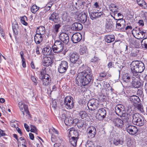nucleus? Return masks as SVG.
<instances>
[{
  "label": "nucleus",
  "instance_id": "f257e3e1",
  "mask_svg": "<svg viewBox=\"0 0 147 147\" xmlns=\"http://www.w3.org/2000/svg\"><path fill=\"white\" fill-rule=\"evenodd\" d=\"M78 84L84 86L93 81V75L90 68L79 73L76 78Z\"/></svg>",
  "mask_w": 147,
  "mask_h": 147
},
{
  "label": "nucleus",
  "instance_id": "f03ea898",
  "mask_svg": "<svg viewBox=\"0 0 147 147\" xmlns=\"http://www.w3.org/2000/svg\"><path fill=\"white\" fill-rule=\"evenodd\" d=\"M51 49L54 53L57 54L61 53L65 55L67 52L64 50V45L60 40H56Z\"/></svg>",
  "mask_w": 147,
  "mask_h": 147
},
{
  "label": "nucleus",
  "instance_id": "7ed1b4c3",
  "mask_svg": "<svg viewBox=\"0 0 147 147\" xmlns=\"http://www.w3.org/2000/svg\"><path fill=\"white\" fill-rule=\"evenodd\" d=\"M132 122L135 125L139 126L143 125L144 124V120L143 117L139 113H136L132 115Z\"/></svg>",
  "mask_w": 147,
  "mask_h": 147
},
{
  "label": "nucleus",
  "instance_id": "20e7f679",
  "mask_svg": "<svg viewBox=\"0 0 147 147\" xmlns=\"http://www.w3.org/2000/svg\"><path fill=\"white\" fill-rule=\"evenodd\" d=\"M73 98L70 96H67L63 100V102L61 101V105L64 106L67 109H71L74 106Z\"/></svg>",
  "mask_w": 147,
  "mask_h": 147
},
{
  "label": "nucleus",
  "instance_id": "39448f33",
  "mask_svg": "<svg viewBox=\"0 0 147 147\" xmlns=\"http://www.w3.org/2000/svg\"><path fill=\"white\" fill-rule=\"evenodd\" d=\"M87 106L90 110L91 111H94L99 107V101L96 99H92L88 101Z\"/></svg>",
  "mask_w": 147,
  "mask_h": 147
},
{
  "label": "nucleus",
  "instance_id": "423d86ee",
  "mask_svg": "<svg viewBox=\"0 0 147 147\" xmlns=\"http://www.w3.org/2000/svg\"><path fill=\"white\" fill-rule=\"evenodd\" d=\"M115 112L117 115L122 117L123 119L126 118L125 110L123 105L120 104L117 105L115 107Z\"/></svg>",
  "mask_w": 147,
  "mask_h": 147
},
{
  "label": "nucleus",
  "instance_id": "0eeeda50",
  "mask_svg": "<svg viewBox=\"0 0 147 147\" xmlns=\"http://www.w3.org/2000/svg\"><path fill=\"white\" fill-rule=\"evenodd\" d=\"M138 63L137 61H133L131 64L130 67L131 71L133 74V78H135L136 77V78L139 79V70L137 68Z\"/></svg>",
  "mask_w": 147,
  "mask_h": 147
},
{
  "label": "nucleus",
  "instance_id": "6e6552de",
  "mask_svg": "<svg viewBox=\"0 0 147 147\" xmlns=\"http://www.w3.org/2000/svg\"><path fill=\"white\" fill-rule=\"evenodd\" d=\"M136 29H134L133 30V31L136 34V38L140 39L144 38L146 32V30L139 28Z\"/></svg>",
  "mask_w": 147,
  "mask_h": 147
},
{
  "label": "nucleus",
  "instance_id": "1a4fd4ad",
  "mask_svg": "<svg viewBox=\"0 0 147 147\" xmlns=\"http://www.w3.org/2000/svg\"><path fill=\"white\" fill-rule=\"evenodd\" d=\"M92 9V7H90L89 8L88 10L90 17L92 20H93L97 18H98L102 15V12H94L93 10H91Z\"/></svg>",
  "mask_w": 147,
  "mask_h": 147
},
{
  "label": "nucleus",
  "instance_id": "9d476101",
  "mask_svg": "<svg viewBox=\"0 0 147 147\" xmlns=\"http://www.w3.org/2000/svg\"><path fill=\"white\" fill-rule=\"evenodd\" d=\"M68 67V65L67 61H61L58 66V71L60 73H63L67 71Z\"/></svg>",
  "mask_w": 147,
  "mask_h": 147
},
{
  "label": "nucleus",
  "instance_id": "9b49d317",
  "mask_svg": "<svg viewBox=\"0 0 147 147\" xmlns=\"http://www.w3.org/2000/svg\"><path fill=\"white\" fill-rule=\"evenodd\" d=\"M49 20L55 23H58L60 21V18L59 16V14L56 12H54L49 17Z\"/></svg>",
  "mask_w": 147,
  "mask_h": 147
},
{
  "label": "nucleus",
  "instance_id": "f8f14e48",
  "mask_svg": "<svg viewBox=\"0 0 147 147\" xmlns=\"http://www.w3.org/2000/svg\"><path fill=\"white\" fill-rule=\"evenodd\" d=\"M82 37L81 34L80 33L77 32L72 35L71 37V40L73 43H77L80 41Z\"/></svg>",
  "mask_w": 147,
  "mask_h": 147
},
{
  "label": "nucleus",
  "instance_id": "ddd939ff",
  "mask_svg": "<svg viewBox=\"0 0 147 147\" xmlns=\"http://www.w3.org/2000/svg\"><path fill=\"white\" fill-rule=\"evenodd\" d=\"M96 131L95 127L91 126L87 129V136L89 138H92L94 137L96 134Z\"/></svg>",
  "mask_w": 147,
  "mask_h": 147
},
{
  "label": "nucleus",
  "instance_id": "4468645a",
  "mask_svg": "<svg viewBox=\"0 0 147 147\" xmlns=\"http://www.w3.org/2000/svg\"><path fill=\"white\" fill-rule=\"evenodd\" d=\"M126 127L127 132L131 135L135 134L138 131L137 127L133 125H128L126 126Z\"/></svg>",
  "mask_w": 147,
  "mask_h": 147
},
{
  "label": "nucleus",
  "instance_id": "2eb2a0df",
  "mask_svg": "<svg viewBox=\"0 0 147 147\" xmlns=\"http://www.w3.org/2000/svg\"><path fill=\"white\" fill-rule=\"evenodd\" d=\"M60 40L65 44H67L69 40V37L68 35L65 33H62L59 35Z\"/></svg>",
  "mask_w": 147,
  "mask_h": 147
},
{
  "label": "nucleus",
  "instance_id": "dca6fc26",
  "mask_svg": "<svg viewBox=\"0 0 147 147\" xmlns=\"http://www.w3.org/2000/svg\"><path fill=\"white\" fill-rule=\"evenodd\" d=\"M70 60L71 62L74 63H76L78 61V64L82 63L81 61H79V55L76 53H72L70 55Z\"/></svg>",
  "mask_w": 147,
  "mask_h": 147
},
{
  "label": "nucleus",
  "instance_id": "f3484780",
  "mask_svg": "<svg viewBox=\"0 0 147 147\" xmlns=\"http://www.w3.org/2000/svg\"><path fill=\"white\" fill-rule=\"evenodd\" d=\"M43 64L44 66H49L53 62L51 58L49 56H45L42 59Z\"/></svg>",
  "mask_w": 147,
  "mask_h": 147
},
{
  "label": "nucleus",
  "instance_id": "a211bd4d",
  "mask_svg": "<svg viewBox=\"0 0 147 147\" xmlns=\"http://www.w3.org/2000/svg\"><path fill=\"white\" fill-rule=\"evenodd\" d=\"M106 115V111L105 110L104 108H101L98 110L96 114V116L98 118L102 119L105 117Z\"/></svg>",
  "mask_w": 147,
  "mask_h": 147
},
{
  "label": "nucleus",
  "instance_id": "6ab92c4d",
  "mask_svg": "<svg viewBox=\"0 0 147 147\" xmlns=\"http://www.w3.org/2000/svg\"><path fill=\"white\" fill-rule=\"evenodd\" d=\"M87 16L85 13H80L78 14V19L82 23H84L87 20Z\"/></svg>",
  "mask_w": 147,
  "mask_h": 147
},
{
  "label": "nucleus",
  "instance_id": "aec40b11",
  "mask_svg": "<svg viewBox=\"0 0 147 147\" xmlns=\"http://www.w3.org/2000/svg\"><path fill=\"white\" fill-rule=\"evenodd\" d=\"M113 123L115 126L120 128L122 127L124 125L122 120L119 118L115 119L113 121Z\"/></svg>",
  "mask_w": 147,
  "mask_h": 147
},
{
  "label": "nucleus",
  "instance_id": "412c9836",
  "mask_svg": "<svg viewBox=\"0 0 147 147\" xmlns=\"http://www.w3.org/2000/svg\"><path fill=\"white\" fill-rule=\"evenodd\" d=\"M113 22L112 21H107L105 24L106 30L108 32H111L114 26Z\"/></svg>",
  "mask_w": 147,
  "mask_h": 147
},
{
  "label": "nucleus",
  "instance_id": "4be33fe9",
  "mask_svg": "<svg viewBox=\"0 0 147 147\" xmlns=\"http://www.w3.org/2000/svg\"><path fill=\"white\" fill-rule=\"evenodd\" d=\"M52 50L49 47H47L44 48L42 51L43 55L46 56L50 55L51 54Z\"/></svg>",
  "mask_w": 147,
  "mask_h": 147
},
{
  "label": "nucleus",
  "instance_id": "5701e85b",
  "mask_svg": "<svg viewBox=\"0 0 147 147\" xmlns=\"http://www.w3.org/2000/svg\"><path fill=\"white\" fill-rule=\"evenodd\" d=\"M129 100L130 101L131 103L134 104H137L140 101L139 98L136 95H133L130 96Z\"/></svg>",
  "mask_w": 147,
  "mask_h": 147
},
{
  "label": "nucleus",
  "instance_id": "b1692460",
  "mask_svg": "<svg viewBox=\"0 0 147 147\" xmlns=\"http://www.w3.org/2000/svg\"><path fill=\"white\" fill-rule=\"evenodd\" d=\"M12 27L13 33L17 34L19 33V27L17 22L15 21L12 23Z\"/></svg>",
  "mask_w": 147,
  "mask_h": 147
},
{
  "label": "nucleus",
  "instance_id": "393cba45",
  "mask_svg": "<svg viewBox=\"0 0 147 147\" xmlns=\"http://www.w3.org/2000/svg\"><path fill=\"white\" fill-rule=\"evenodd\" d=\"M116 28L118 29H120L124 26L123 23H125V21L122 18H121L117 20L116 22Z\"/></svg>",
  "mask_w": 147,
  "mask_h": 147
},
{
  "label": "nucleus",
  "instance_id": "a878e982",
  "mask_svg": "<svg viewBox=\"0 0 147 147\" xmlns=\"http://www.w3.org/2000/svg\"><path fill=\"white\" fill-rule=\"evenodd\" d=\"M72 27L73 29L75 30H80L82 28V24L79 22H76L72 24Z\"/></svg>",
  "mask_w": 147,
  "mask_h": 147
},
{
  "label": "nucleus",
  "instance_id": "bb28decb",
  "mask_svg": "<svg viewBox=\"0 0 147 147\" xmlns=\"http://www.w3.org/2000/svg\"><path fill=\"white\" fill-rule=\"evenodd\" d=\"M139 79H137L136 78L135 79L133 80L132 82V86L135 88H138L140 87L141 84L139 80Z\"/></svg>",
  "mask_w": 147,
  "mask_h": 147
},
{
  "label": "nucleus",
  "instance_id": "cd10ccee",
  "mask_svg": "<svg viewBox=\"0 0 147 147\" xmlns=\"http://www.w3.org/2000/svg\"><path fill=\"white\" fill-rule=\"evenodd\" d=\"M123 80L124 82L128 83L131 82L132 79L129 74H126L123 75Z\"/></svg>",
  "mask_w": 147,
  "mask_h": 147
},
{
  "label": "nucleus",
  "instance_id": "c85d7f7f",
  "mask_svg": "<svg viewBox=\"0 0 147 147\" xmlns=\"http://www.w3.org/2000/svg\"><path fill=\"white\" fill-rule=\"evenodd\" d=\"M20 110L21 111L22 113L23 116L24 115V112L26 114L29 115V112L28 110V106L26 105H23V106L20 107Z\"/></svg>",
  "mask_w": 147,
  "mask_h": 147
},
{
  "label": "nucleus",
  "instance_id": "c756f323",
  "mask_svg": "<svg viewBox=\"0 0 147 147\" xmlns=\"http://www.w3.org/2000/svg\"><path fill=\"white\" fill-rule=\"evenodd\" d=\"M137 68L139 69V73H141L145 69L144 64L141 61H138Z\"/></svg>",
  "mask_w": 147,
  "mask_h": 147
},
{
  "label": "nucleus",
  "instance_id": "7c9ffc66",
  "mask_svg": "<svg viewBox=\"0 0 147 147\" xmlns=\"http://www.w3.org/2000/svg\"><path fill=\"white\" fill-rule=\"evenodd\" d=\"M43 40L42 36L35 34L34 36V41L36 44H39L42 42Z\"/></svg>",
  "mask_w": 147,
  "mask_h": 147
},
{
  "label": "nucleus",
  "instance_id": "2f4dec72",
  "mask_svg": "<svg viewBox=\"0 0 147 147\" xmlns=\"http://www.w3.org/2000/svg\"><path fill=\"white\" fill-rule=\"evenodd\" d=\"M105 40L107 43H111L115 40L114 36L113 35H109L105 36Z\"/></svg>",
  "mask_w": 147,
  "mask_h": 147
},
{
  "label": "nucleus",
  "instance_id": "473e14b6",
  "mask_svg": "<svg viewBox=\"0 0 147 147\" xmlns=\"http://www.w3.org/2000/svg\"><path fill=\"white\" fill-rule=\"evenodd\" d=\"M138 4L143 8L147 9V4L144 0H137Z\"/></svg>",
  "mask_w": 147,
  "mask_h": 147
},
{
  "label": "nucleus",
  "instance_id": "72a5a7b5",
  "mask_svg": "<svg viewBox=\"0 0 147 147\" xmlns=\"http://www.w3.org/2000/svg\"><path fill=\"white\" fill-rule=\"evenodd\" d=\"M64 122L66 125L70 126L74 123V120L71 117L67 118L65 119Z\"/></svg>",
  "mask_w": 147,
  "mask_h": 147
},
{
  "label": "nucleus",
  "instance_id": "f704fd0d",
  "mask_svg": "<svg viewBox=\"0 0 147 147\" xmlns=\"http://www.w3.org/2000/svg\"><path fill=\"white\" fill-rule=\"evenodd\" d=\"M78 138L77 137H71L69 139V142L71 144L74 146H76L77 145V143Z\"/></svg>",
  "mask_w": 147,
  "mask_h": 147
},
{
  "label": "nucleus",
  "instance_id": "c9c22d12",
  "mask_svg": "<svg viewBox=\"0 0 147 147\" xmlns=\"http://www.w3.org/2000/svg\"><path fill=\"white\" fill-rule=\"evenodd\" d=\"M61 18L64 21L67 22L69 21V17L68 16L67 13L65 12H63L62 14Z\"/></svg>",
  "mask_w": 147,
  "mask_h": 147
},
{
  "label": "nucleus",
  "instance_id": "e433bc0d",
  "mask_svg": "<svg viewBox=\"0 0 147 147\" xmlns=\"http://www.w3.org/2000/svg\"><path fill=\"white\" fill-rule=\"evenodd\" d=\"M61 27V25L59 24H55L53 27V32L55 34H57L58 32L59 29Z\"/></svg>",
  "mask_w": 147,
  "mask_h": 147
},
{
  "label": "nucleus",
  "instance_id": "4c0bfd02",
  "mask_svg": "<svg viewBox=\"0 0 147 147\" xmlns=\"http://www.w3.org/2000/svg\"><path fill=\"white\" fill-rule=\"evenodd\" d=\"M87 51V47L85 46L82 47L79 50L80 53L82 55L86 53Z\"/></svg>",
  "mask_w": 147,
  "mask_h": 147
},
{
  "label": "nucleus",
  "instance_id": "58836bf2",
  "mask_svg": "<svg viewBox=\"0 0 147 147\" xmlns=\"http://www.w3.org/2000/svg\"><path fill=\"white\" fill-rule=\"evenodd\" d=\"M27 20V18L26 16H24L20 17L21 22L23 24L27 26L28 25V23L26 21Z\"/></svg>",
  "mask_w": 147,
  "mask_h": 147
},
{
  "label": "nucleus",
  "instance_id": "ea45409f",
  "mask_svg": "<svg viewBox=\"0 0 147 147\" xmlns=\"http://www.w3.org/2000/svg\"><path fill=\"white\" fill-rule=\"evenodd\" d=\"M142 47L144 49H147V38L143 39L141 42Z\"/></svg>",
  "mask_w": 147,
  "mask_h": 147
},
{
  "label": "nucleus",
  "instance_id": "a19ab883",
  "mask_svg": "<svg viewBox=\"0 0 147 147\" xmlns=\"http://www.w3.org/2000/svg\"><path fill=\"white\" fill-rule=\"evenodd\" d=\"M136 108L141 113H142L144 111L143 106L142 104L136 105Z\"/></svg>",
  "mask_w": 147,
  "mask_h": 147
},
{
  "label": "nucleus",
  "instance_id": "79ce46f5",
  "mask_svg": "<svg viewBox=\"0 0 147 147\" xmlns=\"http://www.w3.org/2000/svg\"><path fill=\"white\" fill-rule=\"evenodd\" d=\"M40 78L41 81L42 82V85L44 86H47L49 85L51 83L50 82L45 80V79H43V78Z\"/></svg>",
  "mask_w": 147,
  "mask_h": 147
},
{
  "label": "nucleus",
  "instance_id": "37998d69",
  "mask_svg": "<svg viewBox=\"0 0 147 147\" xmlns=\"http://www.w3.org/2000/svg\"><path fill=\"white\" fill-rule=\"evenodd\" d=\"M134 114L133 111L131 109H129L127 110V113H126L127 117L129 118L131 117V116H132V115Z\"/></svg>",
  "mask_w": 147,
  "mask_h": 147
},
{
  "label": "nucleus",
  "instance_id": "c03bdc74",
  "mask_svg": "<svg viewBox=\"0 0 147 147\" xmlns=\"http://www.w3.org/2000/svg\"><path fill=\"white\" fill-rule=\"evenodd\" d=\"M39 34L40 35L42 36L45 33V27L43 26H40L39 27Z\"/></svg>",
  "mask_w": 147,
  "mask_h": 147
},
{
  "label": "nucleus",
  "instance_id": "a18cd8bd",
  "mask_svg": "<svg viewBox=\"0 0 147 147\" xmlns=\"http://www.w3.org/2000/svg\"><path fill=\"white\" fill-rule=\"evenodd\" d=\"M123 142L120 140L114 139L113 141V144L115 145H117L119 144H122Z\"/></svg>",
  "mask_w": 147,
  "mask_h": 147
},
{
  "label": "nucleus",
  "instance_id": "49530a36",
  "mask_svg": "<svg viewBox=\"0 0 147 147\" xmlns=\"http://www.w3.org/2000/svg\"><path fill=\"white\" fill-rule=\"evenodd\" d=\"M38 9V7L36 5H34L31 7V11L32 13H35Z\"/></svg>",
  "mask_w": 147,
  "mask_h": 147
},
{
  "label": "nucleus",
  "instance_id": "de8ad7c7",
  "mask_svg": "<svg viewBox=\"0 0 147 147\" xmlns=\"http://www.w3.org/2000/svg\"><path fill=\"white\" fill-rule=\"evenodd\" d=\"M86 147H94L95 145L92 142L88 141L86 144Z\"/></svg>",
  "mask_w": 147,
  "mask_h": 147
},
{
  "label": "nucleus",
  "instance_id": "09e8293b",
  "mask_svg": "<svg viewBox=\"0 0 147 147\" xmlns=\"http://www.w3.org/2000/svg\"><path fill=\"white\" fill-rule=\"evenodd\" d=\"M41 78H43V79H45V80H48L51 82V79L49 75L48 74H45V75L41 77Z\"/></svg>",
  "mask_w": 147,
  "mask_h": 147
},
{
  "label": "nucleus",
  "instance_id": "8fccbe9b",
  "mask_svg": "<svg viewBox=\"0 0 147 147\" xmlns=\"http://www.w3.org/2000/svg\"><path fill=\"white\" fill-rule=\"evenodd\" d=\"M79 114L81 116V118L82 119L84 117H86L87 115L86 113L84 111H82L80 112Z\"/></svg>",
  "mask_w": 147,
  "mask_h": 147
},
{
  "label": "nucleus",
  "instance_id": "3c124183",
  "mask_svg": "<svg viewBox=\"0 0 147 147\" xmlns=\"http://www.w3.org/2000/svg\"><path fill=\"white\" fill-rule=\"evenodd\" d=\"M137 50L136 49H133L131 53V55L134 57L136 56L137 55Z\"/></svg>",
  "mask_w": 147,
  "mask_h": 147
},
{
  "label": "nucleus",
  "instance_id": "603ef678",
  "mask_svg": "<svg viewBox=\"0 0 147 147\" xmlns=\"http://www.w3.org/2000/svg\"><path fill=\"white\" fill-rule=\"evenodd\" d=\"M67 118V117H66L65 115V114L63 113L61 115V116L59 118L61 121H65V119Z\"/></svg>",
  "mask_w": 147,
  "mask_h": 147
},
{
  "label": "nucleus",
  "instance_id": "864d4df0",
  "mask_svg": "<svg viewBox=\"0 0 147 147\" xmlns=\"http://www.w3.org/2000/svg\"><path fill=\"white\" fill-rule=\"evenodd\" d=\"M31 79L32 81L34 83V84L36 85L37 84V81L35 77L33 76H31Z\"/></svg>",
  "mask_w": 147,
  "mask_h": 147
},
{
  "label": "nucleus",
  "instance_id": "5fc2aeb1",
  "mask_svg": "<svg viewBox=\"0 0 147 147\" xmlns=\"http://www.w3.org/2000/svg\"><path fill=\"white\" fill-rule=\"evenodd\" d=\"M100 59L98 57L94 56L91 59V61L92 62H95L98 61Z\"/></svg>",
  "mask_w": 147,
  "mask_h": 147
},
{
  "label": "nucleus",
  "instance_id": "6e6d98bb",
  "mask_svg": "<svg viewBox=\"0 0 147 147\" xmlns=\"http://www.w3.org/2000/svg\"><path fill=\"white\" fill-rule=\"evenodd\" d=\"M26 90L27 91L30 92V94H30L31 97H33L34 96V94L33 90L28 88H27Z\"/></svg>",
  "mask_w": 147,
  "mask_h": 147
},
{
  "label": "nucleus",
  "instance_id": "4d7b16f0",
  "mask_svg": "<svg viewBox=\"0 0 147 147\" xmlns=\"http://www.w3.org/2000/svg\"><path fill=\"white\" fill-rule=\"evenodd\" d=\"M46 71L45 69H42L40 71V74L41 75L40 78L45 75Z\"/></svg>",
  "mask_w": 147,
  "mask_h": 147
},
{
  "label": "nucleus",
  "instance_id": "13d9d810",
  "mask_svg": "<svg viewBox=\"0 0 147 147\" xmlns=\"http://www.w3.org/2000/svg\"><path fill=\"white\" fill-rule=\"evenodd\" d=\"M52 103L51 105L52 107L55 109L57 107L56 102L55 101H54L52 102Z\"/></svg>",
  "mask_w": 147,
  "mask_h": 147
},
{
  "label": "nucleus",
  "instance_id": "bf43d9fd",
  "mask_svg": "<svg viewBox=\"0 0 147 147\" xmlns=\"http://www.w3.org/2000/svg\"><path fill=\"white\" fill-rule=\"evenodd\" d=\"M36 128L35 126L32 125L31 126L30 131L32 132H34L36 130Z\"/></svg>",
  "mask_w": 147,
  "mask_h": 147
},
{
  "label": "nucleus",
  "instance_id": "052dcab7",
  "mask_svg": "<svg viewBox=\"0 0 147 147\" xmlns=\"http://www.w3.org/2000/svg\"><path fill=\"white\" fill-rule=\"evenodd\" d=\"M107 74L105 72H103L100 74V76L101 77L104 78L106 76Z\"/></svg>",
  "mask_w": 147,
  "mask_h": 147
},
{
  "label": "nucleus",
  "instance_id": "680f3d73",
  "mask_svg": "<svg viewBox=\"0 0 147 147\" xmlns=\"http://www.w3.org/2000/svg\"><path fill=\"white\" fill-rule=\"evenodd\" d=\"M51 140L53 142H54L56 140V139L55 136L53 135H52L51 137Z\"/></svg>",
  "mask_w": 147,
  "mask_h": 147
},
{
  "label": "nucleus",
  "instance_id": "e2e57ef3",
  "mask_svg": "<svg viewBox=\"0 0 147 147\" xmlns=\"http://www.w3.org/2000/svg\"><path fill=\"white\" fill-rule=\"evenodd\" d=\"M25 59H22V67L25 68L26 67V63L25 62Z\"/></svg>",
  "mask_w": 147,
  "mask_h": 147
},
{
  "label": "nucleus",
  "instance_id": "0e129e2a",
  "mask_svg": "<svg viewBox=\"0 0 147 147\" xmlns=\"http://www.w3.org/2000/svg\"><path fill=\"white\" fill-rule=\"evenodd\" d=\"M24 126L26 131L29 132L30 131V129L28 125L25 123L24 124Z\"/></svg>",
  "mask_w": 147,
  "mask_h": 147
},
{
  "label": "nucleus",
  "instance_id": "69168bd1",
  "mask_svg": "<svg viewBox=\"0 0 147 147\" xmlns=\"http://www.w3.org/2000/svg\"><path fill=\"white\" fill-rule=\"evenodd\" d=\"M0 134L1 136H0V137L1 136H4L5 135V133L4 132V131L3 130L0 129Z\"/></svg>",
  "mask_w": 147,
  "mask_h": 147
},
{
  "label": "nucleus",
  "instance_id": "338daca9",
  "mask_svg": "<svg viewBox=\"0 0 147 147\" xmlns=\"http://www.w3.org/2000/svg\"><path fill=\"white\" fill-rule=\"evenodd\" d=\"M20 54L21 56V59H25L24 58V54L23 52L22 51H21L20 52Z\"/></svg>",
  "mask_w": 147,
  "mask_h": 147
},
{
  "label": "nucleus",
  "instance_id": "774afa93",
  "mask_svg": "<svg viewBox=\"0 0 147 147\" xmlns=\"http://www.w3.org/2000/svg\"><path fill=\"white\" fill-rule=\"evenodd\" d=\"M53 4V3L52 2V1H50L49 3H48L47 4V6L49 7V8H50L52 6V5Z\"/></svg>",
  "mask_w": 147,
  "mask_h": 147
}]
</instances>
